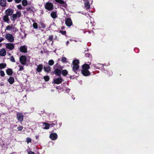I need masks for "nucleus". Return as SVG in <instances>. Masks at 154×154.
I'll return each instance as SVG.
<instances>
[{
	"label": "nucleus",
	"mask_w": 154,
	"mask_h": 154,
	"mask_svg": "<svg viewBox=\"0 0 154 154\" xmlns=\"http://www.w3.org/2000/svg\"><path fill=\"white\" fill-rule=\"evenodd\" d=\"M79 63V60H74L72 62V64L73 66L72 67V70L76 73V71L79 69V66L78 64Z\"/></svg>",
	"instance_id": "1"
},
{
	"label": "nucleus",
	"mask_w": 154,
	"mask_h": 154,
	"mask_svg": "<svg viewBox=\"0 0 154 154\" xmlns=\"http://www.w3.org/2000/svg\"><path fill=\"white\" fill-rule=\"evenodd\" d=\"M21 13L19 11H17L16 14H14L12 15V21H14L17 17H19L21 16Z\"/></svg>",
	"instance_id": "2"
},
{
	"label": "nucleus",
	"mask_w": 154,
	"mask_h": 154,
	"mask_svg": "<svg viewBox=\"0 0 154 154\" xmlns=\"http://www.w3.org/2000/svg\"><path fill=\"white\" fill-rule=\"evenodd\" d=\"M5 38L10 42H13L14 41V36L11 34H7L5 36Z\"/></svg>",
	"instance_id": "3"
},
{
	"label": "nucleus",
	"mask_w": 154,
	"mask_h": 154,
	"mask_svg": "<svg viewBox=\"0 0 154 154\" xmlns=\"http://www.w3.org/2000/svg\"><path fill=\"white\" fill-rule=\"evenodd\" d=\"M26 58L25 56H21L20 58V61L21 63L23 65H25L26 64Z\"/></svg>",
	"instance_id": "4"
},
{
	"label": "nucleus",
	"mask_w": 154,
	"mask_h": 154,
	"mask_svg": "<svg viewBox=\"0 0 154 154\" xmlns=\"http://www.w3.org/2000/svg\"><path fill=\"white\" fill-rule=\"evenodd\" d=\"M17 117L19 121L22 122L23 120V116L21 113L18 112L17 114Z\"/></svg>",
	"instance_id": "5"
},
{
	"label": "nucleus",
	"mask_w": 154,
	"mask_h": 154,
	"mask_svg": "<svg viewBox=\"0 0 154 154\" xmlns=\"http://www.w3.org/2000/svg\"><path fill=\"white\" fill-rule=\"evenodd\" d=\"M45 8L46 9L49 11L51 10L53 8V5L51 3L48 2L45 5Z\"/></svg>",
	"instance_id": "6"
},
{
	"label": "nucleus",
	"mask_w": 154,
	"mask_h": 154,
	"mask_svg": "<svg viewBox=\"0 0 154 154\" xmlns=\"http://www.w3.org/2000/svg\"><path fill=\"white\" fill-rule=\"evenodd\" d=\"M5 45L6 48L10 50H12L14 47V44L12 43H8Z\"/></svg>",
	"instance_id": "7"
},
{
	"label": "nucleus",
	"mask_w": 154,
	"mask_h": 154,
	"mask_svg": "<svg viewBox=\"0 0 154 154\" xmlns=\"http://www.w3.org/2000/svg\"><path fill=\"white\" fill-rule=\"evenodd\" d=\"M13 12L14 10L13 9L9 8L5 11V14L8 16H10L13 14Z\"/></svg>",
	"instance_id": "8"
},
{
	"label": "nucleus",
	"mask_w": 154,
	"mask_h": 154,
	"mask_svg": "<svg viewBox=\"0 0 154 154\" xmlns=\"http://www.w3.org/2000/svg\"><path fill=\"white\" fill-rule=\"evenodd\" d=\"M82 73L85 76H87L90 75L89 72L87 69H83L82 70Z\"/></svg>",
	"instance_id": "9"
},
{
	"label": "nucleus",
	"mask_w": 154,
	"mask_h": 154,
	"mask_svg": "<svg viewBox=\"0 0 154 154\" xmlns=\"http://www.w3.org/2000/svg\"><path fill=\"white\" fill-rule=\"evenodd\" d=\"M57 137V134L55 133H51L50 134V137L53 140H56Z\"/></svg>",
	"instance_id": "10"
},
{
	"label": "nucleus",
	"mask_w": 154,
	"mask_h": 154,
	"mask_svg": "<svg viewBox=\"0 0 154 154\" xmlns=\"http://www.w3.org/2000/svg\"><path fill=\"white\" fill-rule=\"evenodd\" d=\"M62 80L63 79L61 78H59L55 79L54 82L55 84H59L62 82Z\"/></svg>",
	"instance_id": "11"
},
{
	"label": "nucleus",
	"mask_w": 154,
	"mask_h": 154,
	"mask_svg": "<svg viewBox=\"0 0 154 154\" xmlns=\"http://www.w3.org/2000/svg\"><path fill=\"white\" fill-rule=\"evenodd\" d=\"M66 24L68 26H70L72 24L71 20L69 18H67L66 21Z\"/></svg>",
	"instance_id": "12"
},
{
	"label": "nucleus",
	"mask_w": 154,
	"mask_h": 154,
	"mask_svg": "<svg viewBox=\"0 0 154 154\" xmlns=\"http://www.w3.org/2000/svg\"><path fill=\"white\" fill-rule=\"evenodd\" d=\"M20 50L22 52L26 53L27 51V47L25 46H21L20 48Z\"/></svg>",
	"instance_id": "13"
},
{
	"label": "nucleus",
	"mask_w": 154,
	"mask_h": 154,
	"mask_svg": "<svg viewBox=\"0 0 154 154\" xmlns=\"http://www.w3.org/2000/svg\"><path fill=\"white\" fill-rule=\"evenodd\" d=\"M85 2V7L87 9H89L90 8V5L89 2L88 0H84Z\"/></svg>",
	"instance_id": "14"
},
{
	"label": "nucleus",
	"mask_w": 154,
	"mask_h": 154,
	"mask_svg": "<svg viewBox=\"0 0 154 154\" xmlns=\"http://www.w3.org/2000/svg\"><path fill=\"white\" fill-rule=\"evenodd\" d=\"M0 4L1 6L3 7H5L6 6V0H0Z\"/></svg>",
	"instance_id": "15"
},
{
	"label": "nucleus",
	"mask_w": 154,
	"mask_h": 154,
	"mask_svg": "<svg viewBox=\"0 0 154 154\" xmlns=\"http://www.w3.org/2000/svg\"><path fill=\"white\" fill-rule=\"evenodd\" d=\"M43 65L42 64H39L37 66L36 69V70L38 72H40L43 69Z\"/></svg>",
	"instance_id": "16"
},
{
	"label": "nucleus",
	"mask_w": 154,
	"mask_h": 154,
	"mask_svg": "<svg viewBox=\"0 0 154 154\" xmlns=\"http://www.w3.org/2000/svg\"><path fill=\"white\" fill-rule=\"evenodd\" d=\"M6 54V51L5 49H2L0 51V55L1 56H4Z\"/></svg>",
	"instance_id": "17"
},
{
	"label": "nucleus",
	"mask_w": 154,
	"mask_h": 154,
	"mask_svg": "<svg viewBox=\"0 0 154 154\" xmlns=\"http://www.w3.org/2000/svg\"><path fill=\"white\" fill-rule=\"evenodd\" d=\"M43 128L45 129H49L50 126L49 124L47 123H43Z\"/></svg>",
	"instance_id": "18"
},
{
	"label": "nucleus",
	"mask_w": 154,
	"mask_h": 154,
	"mask_svg": "<svg viewBox=\"0 0 154 154\" xmlns=\"http://www.w3.org/2000/svg\"><path fill=\"white\" fill-rule=\"evenodd\" d=\"M43 69L45 71V72H49L51 71V67L49 66L48 67H45V66L44 67Z\"/></svg>",
	"instance_id": "19"
},
{
	"label": "nucleus",
	"mask_w": 154,
	"mask_h": 154,
	"mask_svg": "<svg viewBox=\"0 0 154 154\" xmlns=\"http://www.w3.org/2000/svg\"><path fill=\"white\" fill-rule=\"evenodd\" d=\"M8 81L10 84H12L14 82V79L13 77H10L8 79Z\"/></svg>",
	"instance_id": "20"
},
{
	"label": "nucleus",
	"mask_w": 154,
	"mask_h": 154,
	"mask_svg": "<svg viewBox=\"0 0 154 154\" xmlns=\"http://www.w3.org/2000/svg\"><path fill=\"white\" fill-rule=\"evenodd\" d=\"M8 16L6 15L3 17V19L5 22H8L9 21V20Z\"/></svg>",
	"instance_id": "21"
},
{
	"label": "nucleus",
	"mask_w": 154,
	"mask_h": 154,
	"mask_svg": "<svg viewBox=\"0 0 154 154\" xmlns=\"http://www.w3.org/2000/svg\"><path fill=\"white\" fill-rule=\"evenodd\" d=\"M6 73L9 75H11L13 72L11 69H9L6 70Z\"/></svg>",
	"instance_id": "22"
},
{
	"label": "nucleus",
	"mask_w": 154,
	"mask_h": 154,
	"mask_svg": "<svg viewBox=\"0 0 154 154\" xmlns=\"http://www.w3.org/2000/svg\"><path fill=\"white\" fill-rule=\"evenodd\" d=\"M83 69H87L88 70L90 68L88 64H85L82 66Z\"/></svg>",
	"instance_id": "23"
},
{
	"label": "nucleus",
	"mask_w": 154,
	"mask_h": 154,
	"mask_svg": "<svg viewBox=\"0 0 154 154\" xmlns=\"http://www.w3.org/2000/svg\"><path fill=\"white\" fill-rule=\"evenodd\" d=\"M55 72L56 75H60L61 73V71L58 69H56L55 71Z\"/></svg>",
	"instance_id": "24"
},
{
	"label": "nucleus",
	"mask_w": 154,
	"mask_h": 154,
	"mask_svg": "<svg viewBox=\"0 0 154 154\" xmlns=\"http://www.w3.org/2000/svg\"><path fill=\"white\" fill-rule=\"evenodd\" d=\"M6 65L5 63H2L0 64V69H2L4 68L6 66Z\"/></svg>",
	"instance_id": "25"
},
{
	"label": "nucleus",
	"mask_w": 154,
	"mask_h": 154,
	"mask_svg": "<svg viewBox=\"0 0 154 154\" xmlns=\"http://www.w3.org/2000/svg\"><path fill=\"white\" fill-rule=\"evenodd\" d=\"M22 3L23 6H25L27 5V2L26 0H23L22 1Z\"/></svg>",
	"instance_id": "26"
},
{
	"label": "nucleus",
	"mask_w": 154,
	"mask_h": 154,
	"mask_svg": "<svg viewBox=\"0 0 154 154\" xmlns=\"http://www.w3.org/2000/svg\"><path fill=\"white\" fill-rule=\"evenodd\" d=\"M68 73L67 71L66 70H63L62 71V74L64 76L66 75Z\"/></svg>",
	"instance_id": "27"
},
{
	"label": "nucleus",
	"mask_w": 154,
	"mask_h": 154,
	"mask_svg": "<svg viewBox=\"0 0 154 154\" xmlns=\"http://www.w3.org/2000/svg\"><path fill=\"white\" fill-rule=\"evenodd\" d=\"M51 15L52 17L54 18H55L57 17L56 13L55 12H52Z\"/></svg>",
	"instance_id": "28"
},
{
	"label": "nucleus",
	"mask_w": 154,
	"mask_h": 154,
	"mask_svg": "<svg viewBox=\"0 0 154 154\" xmlns=\"http://www.w3.org/2000/svg\"><path fill=\"white\" fill-rule=\"evenodd\" d=\"M54 61L52 60H51L49 61L48 64L50 65H52L54 64Z\"/></svg>",
	"instance_id": "29"
},
{
	"label": "nucleus",
	"mask_w": 154,
	"mask_h": 154,
	"mask_svg": "<svg viewBox=\"0 0 154 154\" xmlns=\"http://www.w3.org/2000/svg\"><path fill=\"white\" fill-rule=\"evenodd\" d=\"M33 26L34 29H37L38 28V24L36 23H34L33 24Z\"/></svg>",
	"instance_id": "30"
},
{
	"label": "nucleus",
	"mask_w": 154,
	"mask_h": 154,
	"mask_svg": "<svg viewBox=\"0 0 154 154\" xmlns=\"http://www.w3.org/2000/svg\"><path fill=\"white\" fill-rule=\"evenodd\" d=\"M56 2L63 4L64 3V2L62 0H55Z\"/></svg>",
	"instance_id": "31"
},
{
	"label": "nucleus",
	"mask_w": 154,
	"mask_h": 154,
	"mask_svg": "<svg viewBox=\"0 0 154 154\" xmlns=\"http://www.w3.org/2000/svg\"><path fill=\"white\" fill-rule=\"evenodd\" d=\"M44 80H45V81H47V82L48 81L49 79V78L48 76H44Z\"/></svg>",
	"instance_id": "32"
},
{
	"label": "nucleus",
	"mask_w": 154,
	"mask_h": 154,
	"mask_svg": "<svg viewBox=\"0 0 154 154\" xmlns=\"http://www.w3.org/2000/svg\"><path fill=\"white\" fill-rule=\"evenodd\" d=\"M26 142L27 143H29V142H31V139L29 137H28L26 138Z\"/></svg>",
	"instance_id": "33"
},
{
	"label": "nucleus",
	"mask_w": 154,
	"mask_h": 154,
	"mask_svg": "<svg viewBox=\"0 0 154 154\" xmlns=\"http://www.w3.org/2000/svg\"><path fill=\"white\" fill-rule=\"evenodd\" d=\"M66 58L65 57H63L62 58L61 61L63 62H66Z\"/></svg>",
	"instance_id": "34"
},
{
	"label": "nucleus",
	"mask_w": 154,
	"mask_h": 154,
	"mask_svg": "<svg viewBox=\"0 0 154 154\" xmlns=\"http://www.w3.org/2000/svg\"><path fill=\"white\" fill-rule=\"evenodd\" d=\"M10 60L11 61H12V62H15V60L13 56H11V57Z\"/></svg>",
	"instance_id": "35"
},
{
	"label": "nucleus",
	"mask_w": 154,
	"mask_h": 154,
	"mask_svg": "<svg viewBox=\"0 0 154 154\" xmlns=\"http://www.w3.org/2000/svg\"><path fill=\"white\" fill-rule=\"evenodd\" d=\"M40 24H41L40 27L41 28H44L45 27V25L43 23H40Z\"/></svg>",
	"instance_id": "36"
},
{
	"label": "nucleus",
	"mask_w": 154,
	"mask_h": 154,
	"mask_svg": "<svg viewBox=\"0 0 154 154\" xmlns=\"http://www.w3.org/2000/svg\"><path fill=\"white\" fill-rule=\"evenodd\" d=\"M17 128L18 130L19 131H22V130L23 129V127L22 126H20L18 127H17Z\"/></svg>",
	"instance_id": "37"
},
{
	"label": "nucleus",
	"mask_w": 154,
	"mask_h": 154,
	"mask_svg": "<svg viewBox=\"0 0 154 154\" xmlns=\"http://www.w3.org/2000/svg\"><path fill=\"white\" fill-rule=\"evenodd\" d=\"M0 72L1 76H3L5 75L4 72L3 71H1Z\"/></svg>",
	"instance_id": "38"
},
{
	"label": "nucleus",
	"mask_w": 154,
	"mask_h": 154,
	"mask_svg": "<svg viewBox=\"0 0 154 154\" xmlns=\"http://www.w3.org/2000/svg\"><path fill=\"white\" fill-rule=\"evenodd\" d=\"M12 28V26H8L6 28V29L7 30H10Z\"/></svg>",
	"instance_id": "39"
},
{
	"label": "nucleus",
	"mask_w": 154,
	"mask_h": 154,
	"mask_svg": "<svg viewBox=\"0 0 154 154\" xmlns=\"http://www.w3.org/2000/svg\"><path fill=\"white\" fill-rule=\"evenodd\" d=\"M59 32L62 34L63 35H65L66 34V32L65 31H63L61 30H60L59 31Z\"/></svg>",
	"instance_id": "40"
},
{
	"label": "nucleus",
	"mask_w": 154,
	"mask_h": 154,
	"mask_svg": "<svg viewBox=\"0 0 154 154\" xmlns=\"http://www.w3.org/2000/svg\"><path fill=\"white\" fill-rule=\"evenodd\" d=\"M53 39V35H50L49 37L48 40H49L50 41H51Z\"/></svg>",
	"instance_id": "41"
},
{
	"label": "nucleus",
	"mask_w": 154,
	"mask_h": 154,
	"mask_svg": "<svg viewBox=\"0 0 154 154\" xmlns=\"http://www.w3.org/2000/svg\"><path fill=\"white\" fill-rule=\"evenodd\" d=\"M17 7L19 9H23V7L21 5H18Z\"/></svg>",
	"instance_id": "42"
},
{
	"label": "nucleus",
	"mask_w": 154,
	"mask_h": 154,
	"mask_svg": "<svg viewBox=\"0 0 154 154\" xmlns=\"http://www.w3.org/2000/svg\"><path fill=\"white\" fill-rule=\"evenodd\" d=\"M19 66L20 67L19 71L22 70L23 69V67L22 66L19 65Z\"/></svg>",
	"instance_id": "43"
},
{
	"label": "nucleus",
	"mask_w": 154,
	"mask_h": 154,
	"mask_svg": "<svg viewBox=\"0 0 154 154\" xmlns=\"http://www.w3.org/2000/svg\"><path fill=\"white\" fill-rule=\"evenodd\" d=\"M15 2L17 3H20L22 0H14Z\"/></svg>",
	"instance_id": "44"
},
{
	"label": "nucleus",
	"mask_w": 154,
	"mask_h": 154,
	"mask_svg": "<svg viewBox=\"0 0 154 154\" xmlns=\"http://www.w3.org/2000/svg\"><path fill=\"white\" fill-rule=\"evenodd\" d=\"M28 154H35L34 152H28Z\"/></svg>",
	"instance_id": "45"
},
{
	"label": "nucleus",
	"mask_w": 154,
	"mask_h": 154,
	"mask_svg": "<svg viewBox=\"0 0 154 154\" xmlns=\"http://www.w3.org/2000/svg\"><path fill=\"white\" fill-rule=\"evenodd\" d=\"M4 39L2 38H0V42H2V41L4 40Z\"/></svg>",
	"instance_id": "46"
},
{
	"label": "nucleus",
	"mask_w": 154,
	"mask_h": 154,
	"mask_svg": "<svg viewBox=\"0 0 154 154\" xmlns=\"http://www.w3.org/2000/svg\"><path fill=\"white\" fill-rule=\"evenodd\" d=\"M7 1L8 2H11L13 0H7Z\"/></svg>",
	"instance_id": "47"
},
{
	"label": "nucleus",
	"mask_w": 154,
	"mask_h": 154,
	"mask_svg": "<svg viewBox=\"0 0 154 154\" xmlns=\"http://www.w3.org/2000/svg\"><path fill=\"white\" fill-rule=\"evenodd\" d=\"M69 43V41H67L66 42V45H67Z\"/></svg>",
	"instance_id": "48"
},
{
	"label": "nucleus",
	"mask_w": 154,
	"mask_h": 154,
	"mask_svg": "<svg viewBox=\"0 0 154 154\" xmlns=\"http://www.w3.org/2000/svg\"><path fill=\"white\" fill-rule=\"evenodd\" d=\"M88 57H89V56H90V54H88Z\"/></svg>",
	"instance_id": "49"
},
{
	"label": "nucleus",
	"mask_w": 154,
	"mask_h": 154,
	"mask_svg": "<svg viewBox=\"0 0 154 154\" xmlns=\"http://www.w3.org/2000/svg\"><path fill=\"white\" fill-rule=\"evenodd\" d=\"M72 39H70V41H72Z\"/></svg>",
	"instance_id": "50"
},
{
	"label": "nucleus",
	"mask_w": 154,
	"mask_h": 154,
	"mask_svg": "<svg viewBox=\"0 0 154 154\" xmlns=\"http://www.w3.org/2000/svg\"><path fill=\"white\" fill-rule=\"evenodd\" d=\"M57 65V64H56V65H55V66H54V67H55Z\"/></svg>",
	"instance_id": "51"
},
{
	"label": "nucleus",
	"mask_w": 154,
	"mask_h": 154,
	"mask_svg": "<svg viewBox=\"0 0 154 154\" xmlns=\"http://www.w3.org/2000/svg\"><path fill=\"white\" fill-rule=\"evenodd\" d=\"M64 29V28L63 27H62V29Z\"/></svg>",
	"instance_id": "52"
},
{
	"label": "nucleus",
	"mask_w": 154,
	"mask_h": 154,
	"mask_svg": "<svg viewBox=\"0 0 154 154\" xmlns=\"http://www.w3.org/2000/svg\"><path fill=\"white\" fill-rule=\"evenodd\" d=\"M9 55H10V53H9Z\"/></svg>",
	"instance_id": "53"
},
{
	"label": "nucleus",
	"mask_w": 154,
	"mask_h": 154,
	"mask_svg": "<svg viewBox=\"0 0 154 154\" xmlns=\"http://www.w3.org/2000/svg\"><path fill=\"white\" fill-rule=\"evenodd\" d=\"M52 44H53V42H52L51 45H52Z\"/></svg>",
	"instance_id": "54"
}]
</instances>
